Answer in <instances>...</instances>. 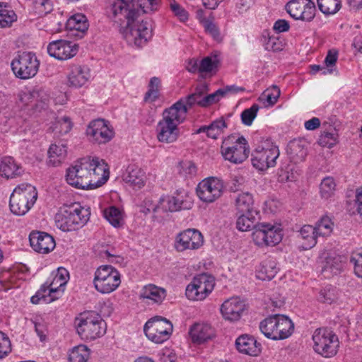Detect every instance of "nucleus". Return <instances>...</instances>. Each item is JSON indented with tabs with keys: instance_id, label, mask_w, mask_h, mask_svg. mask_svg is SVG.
I'll return each instance as SVG.
<instances>
[{
	"instance_id": "f257e3e1",
	"label": "nucleus",
	"mask_w": 362,
	"mask_h": 362,
	"mask_svg": "<svg viewBox=\"0 0 362 362\" xmlns=\"http://www.w3.org/2000/svg\"><path fill=\"white\" fill-rule=\"evenodd\" d=\"M141 11L132 1L115 0L107 10L108 17L117 23L126 40L141 47L151 37L152 30L148 21H137Z\"/></svg>"
},
{
	"instance_id": "f03ea898",
	"label": "nucleus",
	"mask_w": 362,
	"mask_h": 362,
	"mask_svg": "<svg viewBox=\"0 0 362 362\" xmlns=\"http://www.w3.org/2000/svg\"><path fill=\"white\" fill-rule=\"evenodd\" d=\"M177 105L180 104L174 103L162 113V119L158 122L156 129L160 142L174 143L180 135L178 126L186 119V110L183 107L181 109L177 107Z\"/></svg>"
},
{
	"instance_id": "7ed1b4c3",
	"label": "nucleus",
	"mask_w": 362,
	"mask_h": 362,
	"mask_svg": "<svg viewBox=\"0 0 362 362\" xmlns=\"http://www.w3.org/2000/svg\"><path fill=\"white\" fill-rule=\"evenodd\" d=\"M90 215L88 208L81 206L78 203H74L60 209L55 215L56 226L64 232L76 230L87 223Z\"/></svg>"
},
{
	"instance_id": "20e7f679",
	"label": "nucleus",
	"mask_w": 362,
	"mask_h": 362,
	"mask_svg": "<svg viewBox=\"0 0 362 362\" xmlns=\"http://www.w3.org/2000/svg\"><path fill=\"white\" fill-rule=\"evenodd\" d=\"M76 327L80 337L86 341L95 340L106 332L105 322L95 312L81 314L76 319Z\"/></svg>"
},
{
	"instance_id": "39448f33",
	"label": "nucleus",
	"mask_w": 362,
	"mask_h": 362,
	"mask_svg": "<svg viewBox=\"0 0 362 362\" xmlns=\"http://www.w3.org/2000/svg\"><path fill=\"white\" fill-rule=\"evenodd\" d=\"M292 321L282 315H273L266 317L259 324L262 333L273 340H281L288 338L293 331Z\"/></svg>"
},
{
	"instance_id": "423d86ee",
	"label": "nucleus",
	"mask_w": 362,
	"mask_h": 362,
	"mask_svg": "<svg viewBox=\"0 0 362 362\" xmlns=\"http://www.w3.org/2000/svg\"><path fill=\"white\" fill-rule=\"evenodd\" d=\"M37 198V192L34 186L28 183L18 185L11 194L10 209L16 215H24L34 205Z\"/></svg>"
},
{
	"instance_id": "0eeeda50",
	"label": "nucleus",
	"mask_w": 362,
	"mask_h": 362,
	"mask_svg": "<svg viewBox=\"0 0 362 362\" xmlns=\"http://www.w3.org/2000/svg\"><path fill=\"white\" fill-rule=\"evenodd\" d=\"M221 151L223 158L233 163L243 162L250 153L247 140L244 136L236 134H231L224 139Z\"/></svg>"
},
{
	"instance_id": "6e6552de",
	"label": "nucleus",
	"mask_w": 362,
	"mask_h": 362,
	"mask_svg": "<svg viewBox=\"0 0 362 362\" xmlns=\"http://www.w3.org/2000/svg\"><path fill=\"white\" fill-rule=\"evenodd\" d=\"M90 157L78 160L66 170V180L69 185L77 189H90L91 177Z\"/></svg>"
},
{
	"instance_id": "1a4fd4ad",
	"label": "nucleus",
	"mask_w": 362,
	"mask_h": 362,
	"mask_svg": "<svg viewBox=\"0 0 362 362\" xmlns=\"http://www.w3.org/2000/svg\"><path fill=\"white\" fill-rule=\"evenodd\" d=\"M11 66L17 78L25 80L31 78L37 74L40 61L35 53L23 52L13 58Z\"/></svg>"
},
{
	"instance_id": "9d476101",
	"label": "nucleus",
	"mask_w": 362,
	"mask_h": 362,
	"mask_svg": "<svg viewBox=\"0 0 362 362\" xmlns=\"http://www.w3.org/2000/svg\"><path fill=\"white\" fill-rule=\"evenodd\" d=\"M93 283L98 292L110 293L120 285V274L113 267L103 265L96 270Z\"/></svg>"
},
{
	"instance_id": "9b49d317",
	"label": "nucleus",
	"mask_w": 362,
	"mask_h": 362,
	"mask_svg": "<svg viewBox=\"0 0 362 362\" xmlns=\"http://www.w3.org/2000/svg\"><path fill=\"white\" fill-rule=\"evenodd\" d=\"M314 350L325 357H330L337 354L339 346L337 336L329 329H317L313 335Z\"/></svg>"
},
{
	"instance_id": "f8f14e48",
	"label": "nucleus",
	"mask_w": 362,
	"mask_h": 362,
	"mask_svg": "<svg viewBox=\"0 0 362 362\" xmlns=\"http://www.w3.org/2000/svg\"><path fill=\"white\" fill-rule=\"evenodd\" d=\"M172 329L171 322L160 316H156L150 319L144 327L146 336L156 344H162L168 340Z\"/></svg>"
},
{
	"instance_id": "ddd939ff",
	"label": "nucleus",
	"mask_w": 362,
	"mask_h": 362,
	"mask_svg": "<svg viewBox=\"0 0 362 362\" xmlns=\"http://www.w3.org/2000/svg\"><path fill=\"white\" fill-rule=\"evenodd\" d=\"M252 156L253 166L259 170H264L276 165L279 150L273 144L264 142L255 148Z\"/></svg>"
},
{
	"instance_id": "4468645a",
	"label": "nucleus",
	"mask_w": 362,
	"mask_h": 362,
	"mask_svg": "<svg viewBox=\"0 0 362 362\" xmlns=\"http://www.w3.org/2000/svg\"><path fill=\"white\" fill-rule=\"evenodd\" d=\"M214 279L206 274H202L193 279L187 286L185 295L192 300H202L213 291Z\"/></svg>"
},
{
	"instance_id": "2eb2a0df",
	"label": "nucleus",
	"mask_w": 362,
	"mask_h": 362,
	"mask_svg": "<svg viewBox=\"0 0 362 362\" xmlns=\"http://www.w3.org/2000/svg\"><path fill=\"white\" fill-rule=\"evenodd\" d=\"M253 241L258 246H274L282 239L281 230L269 223H258L252 234Z\"/></svg>"
},
{
	"instance_id": "dca6fc26",
	"label": "nucleus",
	"mask_w": 362,
	"mask_h": 362,
	"mask_svg": "<svg viewBox=\"0 0 362 362\" xmlns=\"http://www.w3.org/2000/svg\"><path fill=\"white\" fill-rule=\"evenodd\" d=\"M86 135L91 142L102 144L109 142L114 137L115 132L108 121L98 119L90 122Z\"/></svg>"
},
{
	"instance_id": "f3484780",
	"label": "nucleus",
	"mask_w": 362,
	"mask_h": 362,
	"mask_svg": "<svg viewBox=\"0 0 362 362\" xmlns=\"http://www.w3.org/2000/svg\"><path fill=\"white\" fill-rule=\"evenodd\" d=\"M285 8L295 20L310 22L315 16L316 7L311 0H291Z\"/></svg>"
},
{
	"instance_id": "a211bd4d",
	"label": "nucleus",
	"mask_w": 362,
	"mask_h": 362,
	"mask_svg": "<svg viewBox=\"0 0 362 362\" xmlns=\"http://www.w3.org/2000/svg\"><path fill=\"white\" fill-rule=\"evenodd\" d=\"M65 286H60V281L54 276L51 282L46 281L40 288L33 296L30 301L38 304L41 301L49 303L59 299L64 293Z\"/></svg>"
},
{
	"instance_id": "6ab92c4d",
	"label": "nucleus",
	"mask_w": 362,
	"mask_h": 362,
	"mask_svg": "<svg viewBox=\"0 0 362 362\" xmlns=\"http://www.w3.org/2000/svg\"><path fill=\"white\" fill-rule=\"evenodd\" d=\"M223 192V182L216 177H208L200 182L197 188L199 198L206 203H212L218 199Z\"/></svg>"
},
{
	"instance_id": "aec40b11",
	"label": "nucleus",
	"mask_w": 362,
	"mask_h": 362,
	"mask_svg": "<svg viewBox=\"0 0 362 362\" xmlns=\"http://www.w3.org/2000/svg\"><path fill=\"white\" fill-rule=\"evenodd\" d=\"M204 237L197 229L189 228L178 233L175 238V247L179 252L197 250L203 245Z\"/></svg>"
},
{
	"instance_id": "412c9836",
	"label": "nucleus",
	"mask_w": 362,
	"mask_h": 362,
	"mask_svg": "<svg viewBox=\"0 0 362 362\" xmlns=\"http://www.w3.org/2000/svg\"><path fill=\"white\" fill-rule=\"evenodd\" d=\"M78 46L71 41L59 40L50 42L47 46L49 56L58 60H66L74 57L78 52Z\"/></svg>"
},
{
	"instance_id": "4be33fe9",
	"label": "nucleus",
	"mask_w": 362,
	"mask_h": 362,
	"mask_svg": "<svg viewBox=\"0 0 362 362\" xmlns=\"http://www.w3.org/2000/svg\"><path fill=\"white\" fill-rule=\"evenodd\" d=\"M29 241L31 247L40 254H48L56 246L55 240L51 235L39 230H33L30 233Z\"/></svg>"
},
{
	"instance_id": "5701e85b",
	"label": "nucleus",
	"mask_w": 362,
	"mask_h": 362,
	"mask_svg": "<svg viewBox=\"0 0 362 362\" xmlns=\"http://www.w3.org/2000/svg\"><path fill=\"white\" fill-rule=\"evenodd\" d=\"M246 309V304L239 297H233L225 300L221 308V312L225 320L235 322L240 319Z\"/></svg>"
},
{
	"instance_id": "b1692460",
	"label": "nucleus",
	"mask_w": 362,
	"mask_h": 362,
	"mask_svg": "<svg viewBox=\"0 0 362 362\" xmlns=\"http://www.w3.org/2000/svg\"><path fill=\"white\" fill-rule=\"evenodd\" d=\"M90 172L93 181L90 189H95L105 184L109 178L107 165L98 157H90Z\"/></svg>"
},
{
	"instance_id": "393cba45",
	"label": "nucleus",
	"mask_w": 362,
	"mask_h": 362,
	"mask_svg": "<svg viewBox=\"0 0 362 362\" xmlns=\"http://www.w3.org/2000/svg\"><path fill=\"white\" fill-rule=\"evenodd\" d=\"M189 336L194 344H202L215 337L214 329L207 323H195L189 329Z\"/></svg>"
},
{
	"instance_id": "a878e982",
	"label": "nucleus",
	"mask_w": 362,
	"mask_h": 362,
	"mask_svg": "<svg viewBox=\"0 0 362 362\" xmlns=\"http://www.w3.org/2000/svg\"><path fill=\"white\" fill-rule=\"evenodd\" d=\"M308 142L305 139H298L291 141L287 146V153L294 163L303 161L308 154Z\"/></svg>"
},
{
	"instance_id": "bb28decb",
	"label": "nucleus",
	"mask_w": 362,
	"mask_h": 362,
	"mask_svg": "<svg viewBox=\"0 0 362 362\" xmlns=\"http://www.w3.org/2000/svg\"><path fill=\"white\" fill-rule=\"evenodd\" d=\"M24 173L23 167L13 157L6 156L0 163L1 176L8 179H14L21 176Z\"/></svg>"
},
{
	"instance_id": "cd10ccee",
	"label": "nucleus",
	"mask_w": 362,
	"mask_h": 362,
	"mask_svg": "<svg viewBox=\"0 0 362 362\" xmlns=\"http://www.w3.org/2000/svg\"><path fill=\"white\" fill-rule=\"evenodd\" d=\"M90 77V70L87 66L73 65L68 75V84L74 88H80L87 83Z\"/></svg>"
},
{
	"instance_id": "c85d7f7f",
	"label": "nucleus",
	"mask_w": 362,
	"mask_h": 362,
	"mask_svg": "<svg viewBox=\"0 0 362 362\" xmlns=\"http://www.w3.org/2000/svg\"><path fill=\"white\" fill-rule=\"evenodd\" d=\"M146 174L138 166L131 165L126 170L123 175V180L134 189H141L146 182Z\"/></svg>"
},
{
	"instance_id": "c756f323",
	"label": "nucleus",
	"mask_w": 362,
	"mask_h": 362,
	"mask_svg": "<svg viewBox=\"0 0 362 362\" xmlns=\"http://www.w3.org/2000/svg\"><path fill=\"white\" fill-rule=\"evenodd\" d=\"M235 346L239 352L250 356H257L260 351V344L254 337L247 334L237 338Z\"/></svg>"
},
{
	"instance_id": "7c9ffc66",
	"label": "nucleus",
	"mask_w": 362,
	"mask_h": 362,
	"mask_svg": "<svg viewBox=\"0 0 362 362\" xmlns=\"http://www.w3.org/2000/svg\"><path fill=\"white\" fill-rule=\"evenodd\" d=\"M234 201L235 209L238 212L258 215L259 212L254 209V199L250 193L240 192L235 195Z\"/></svg>"
},
{
	"instance_id": "2f4dec72",
	"label": "nucleus",
	"mask_w": 362,
	"mask_h": 362,
	"mask_svg": "<svg viewBox=\"0 0 362 362\" xmlns=\"http://www.w3.org/2000/svg\"><path fill=\"white\" fill-rule=\"evenodd\" d=\"M206 91V86H200L196 88L195 91L189 95L185 98H182L177 101L175 103L180 104L177 107L179 108H182L183 107L186 110V114L189 108H191L193 105H197L200 107H202V100H204V94Z\"/></svg>"
},
{
	"instance_id": "473e14b6",
	"label": "nucleus",
	"mask_w": 362,
	"mask_h": 362,
	"mask_svg": "<svg viewBox=\"0 0 362 362\" xmlns=\"http://www.w3.org/2000/svg\"><path fill=\"white\" fill-rule=\"evenodd\" d=\"M47 163L49 165H59L65 160L67 154L66 146L64 144H51L48 152Z\"/></svg>"
},
{
	"instance_id": "72a5a7b5",
	"label": "nucleus",
	"mask_w": 362,
	"mask_h": 362,
	"mask_svg": "<svg viewBox=\"0 0 362 362\" xmlns=\"http://www.w3.org/2000/svg\"><path fill=\"white\" fill-rule=\"evenodd\" d=\"M344 264L340 257L328 256L322 262V273L326 278L339 274L343 269Z\"/></svg>"
},
{
	"instance_id": "f704fd0d",
	"label": "nucleus",
	"mask_w": 362,
	"mask_h": 362,
	"mask_svg": "<svg viewBox=\"0 0 362 362\" xmlns=\"http://www.w3.org/2000/svg\"><path fill=\"white\" fill-rule=\"evenodd\" d=\"M165 296V290L154 284H148L144 286L140 293L141 298L147 299L154 303H160Z\"/></svg>"
},
{
	"instance_id": "c9c22d12",
	"label": "nucleus",
	"mask_w": 362,
	"mask_h": 362,
	"mask_svg": "<svg viewBox=\"0 0 362 362\" xmlns=\"http://www.w3.org/2000/svg\"><path fill=\"white\" fill-rule=\"evenodd\" d=\"M315 232L311 225H305L300 228L298 238L303 241L301 246L303 250L310 249L316 245L318 235Z\"/></svg>"
},
{
	"instance_id": "e433bc0d",
	"label": "nucleus",
	"mask_w": 362,
	"mask_h": 362,
	"mask_svg": "<svg viewBox=\"0 0 362 362\" xmlns=\"http://www.w3.org/2000/svg\"><path fill=\"white\" fill-rule=\"evenodd\" d=\"M227 127V124L223 117L212 122L208 126H202L197 131L196 134L205 132L208 137L216 139Z\"/></svg>"
},
{
	"instance_id": "4c0bfd02",
	"label": "nucleus",
	"mask_w": 362,
	"mask_h": 362,
	"mask_svg": "<svg viewBox=\"0 0 362 362\" xmlns=\"http://www.w3.org/2000/svg\"><path fill=\"white\" fill-rule=\"evenodd\" d=\"M17 21V15L6 3L0 2V28L11 27Z\"/></svg>"
},
{
	"instance_id": "58836bf2",
	"label": "nucleus",
	"mask_w": 362,
	"mask_h": 362,
	"mask_svg": "<svg viewBox=\"0 0 362 362\" xmlns=\"http://www.w3.org/2000/svg\"><path fill=\"white\" fill-rule=\"evenodd\" d=\"M277 272L278 268L276 262L273 260H268L262 262L256 276L257 279L262 281H269L275 276Z\"/></svg>"
},
{
	"instance_id": "ea45409f",
	"label": "nucleus",
	"mask_w": 362,
	"mask_h": 362,
	"mask_svg": "<svg viewBox=\"0 0 362 362\" xmlns=\"http://www.w3.org/2000/svg\"><path fill=\"white\" fill-rule=\"evenodd\" d=\"M90 350L86 345L80 344L73 347L69 352V362H87Z\"/></svg>"
},
{
	"instance_id": "a19ab883",
	"label": "nucleus",
	"mask_w": 362,
	"mask_h": 362,
	"mask_svg": "<svg viewBox=\"0 0 362 362\" xmlns=\"http://www.w3.org/2000/svg\"><path fill=\"white\" fill-rule=\"evenodd\" d=\"M255 214H243L240 215L236 221V228L240 231H247L251 229L255 230L257 223Z\"/></svg>"
},
{
	"instance_id": "79ce46f5",
	"label": "nucleus",
	"mask_w": 362,
	"mask_h": 362,
	"mask_svg": "<svg viewBox=\"0 0 362 362\" xmlns=\"http://www.w3.org/2000/svg\"><path fill=\"white\" fill-rule=\"evenodd\" d=\"M67 28L70 30H75L84 33L88 30V23L86 17L77 13L71 16L67 21Z\"/></svg>"
},
{
	"instance_id": "37998d69",
	"label": "nucleus",
	"mask_w": 362,
	"mask_h": 362,
	"mask_svg": "<svg viewBox=\"0 0 362 362\" xmlns=\"http://www.w3.org/2000/svg\"><path fill=\"white\" fill-rule=\"evenodd\" d=\"M219 64L220 60L217 55L207 56L199 62L200 73H216Z\"/></svg>"
},
{
	"instance_id": "c03bdc74",
	"label": "nucleus",
	"mask_w": 362,
	"mask_h": 362,
	"mask_svg": "<svg viewBox=\"0 0 362 362\" xmlns=\"http://www.w3.org/2000/svg\"><path fill=\"white\" fill-rule=\"evenodd\" d=\"M334 223L328 216L322 217L313 228L318 237H325L331 235L333 230Z\"/></svg>"
},
{
	"instance_id": "a18cd8bd",
	"label": "nucleus",
	"mask_w": 362,
	"mask_h": 362,
	"mask_svg": "<svg viewBox=\"0 0 362 362\" xmlns=\"http://www.w3.org/2000/svg\"><path fill=\"white\" fill-rule=\"evenodd\" d=\"M172 197L179 206V210L189 209L193 206L192 197L184 189L177 190L175 195L172 196Z\"/></svg>"
},
{
	"instance_id": "49530a36",
	"label": "nucleus",
	"mask_w": 362,
	"mask_h": 362,
	"mask_svg": "<svg viewBox=\"0 0 362 362\" xmlns=\"http://www.w3.org/2000/svg\"><path fill=\"white\" fill-rule=\"evenodd\" d=\"M319 9L325 14H334L341 8V0H317Z\"/></svg>"
},
{
	"instance_id": "de8ad7c7",
	"label": "nucleus",
	"mask_w": 362,
	"mask_h": 362,
	"mask_svg": "<svg viewBox=\"0 0 362 362\" xmlns=\"http://www.w3.org/2000/svg\"><path fill=\"white\" fill-rule=\"evenodd\" d=\"M337 298L336 288L331 285H327L320 289L317 300L323 303L331 304Z\"/></svg>"
},
{
	"instance_id": "09e8293b",
	"label": "nucleus",
	"mask_w": 362,
	"mask_h": 362,
	"mask_svg": "<svg viewBox=\"0 0 362 362\" xmlns=\"http://www.w3.org/2000/svg\"><path fill=\"white\" fill-rule=\"evenodd\" d=\"M179 206L177 205L176 202L174 201V199L170 196L161 197L159 199L158 204L155 208V211H177L179 210Z\"/></svg>"
},
{
	"instance_id": "8fccbe9b",
	"label": "nucleus",
	"mask_w": 362,
	"mask_h": 362,
	"mask_svg": "<svg viewBox=\"0 0 362 362\" xmlns=\"http://www.w3.org/2000/svg\"><path fill=\"white\" fill-rule=\"evenodd\" d=\"M262 37L264 38L263 45L265 49L273 52H278L283 49L282 42L279 37L273 35L270 36L267 33H264V34L262 35Z\"/></svg>"
},
{
	"instance_id": "3c124183",
	"label": "nucleus",
	"mask_w": 362,
	"mask_h": 362,
	"mask_svg": "<svg viewBox=\"0 0 362 362\" xmlns=\"http://www.w3.org/2000/svg\"><path fill=\"white\" fill-rule=\"evenodd\" d=\"M336 184L332 177L324 178L320 184V193L323 198L328 199L334 192Z\"/></svg>"
},
{
	"instance_id": "603ef678",
	"label": "nucleus",
	"mask_w": 362,
	"mask_h": 362,
	"mask_svg": "<svg viewBox=\"0 0 362 362\" xmlns=\"http://www.w3.org/2000/svg\"><path fill=\"white\" fill-rule=\"evenodd\" d=\"M105 217L114 227H119L122 222L121 211L115 206H111L105 211Z\"/></svg>"
},
{
	"instance_id": "864d4df0",
	"label": "nucleus",
	"mask_w": 362,
	"mask_h": 362,
	"mask_svg": "<svg viewBox=\"0 0 362 362\" xmlns=\"http://www.w3.org/2000/svg\"><path fill=\"white\" fill-rule=\"evenodd\" d=\"M259 107L257 104H253L250 108L244 110L240 115L241 121L246 126L252 125L253 120L257 115Z\"/></svg>"
},
{
	"instance_id": "5fc2aeb1",
	"label": "nucleus",
	"mask_w": 362,
	"mask_h": 362,
	"mask_svg": "<svg viewBox=\"0 0 362 362\" xmlns=\"http://www.w3.org/2000/svg\"><path fill=\"white\" fill-rule=\"evenodd\" d=\"M35 12L40 16H45L52 10V4L50 0H33Z\"/></svg>"
},
{
	"instance_id": "6e6d98bb",
	"label": "nucleus",
	"mask_w": 362,
	"mask_h": 362,
	"mask_svg": "<svg viewBox=\"0 0 362 362\" xmlns=\"http://www.w3.org/2000/svg\"><path fill=\"white\" fill-rule=\"evenodd\" d=\"M280 95V89L274 86L271 88L267 89L262 93V100L264 103H267V105H274L276 102Z\"/></svg>"
},
{
	"instance_id": "4d7b16f0",
	"label": "nucleus",
	"mask_w": 362,
	"mask_h": 362,
	"mask_svg": "<svg viewBox=\"0 0 362 362\" xmlns=\"http://www.w3.org/2000/svg\"><path fill=\"white\" fill-rule=\"evenodd\" d=\"M11 351V344L8 336L0 331V359L5 358Z\"/></svg>"
},
{
	"instance_id": "13d9d810",
	"label": "nucleus",
	"mask_w": 362,
	"mask_h": 362,
	"mask_svg": "<svg viewBox=\"0 0 362 362\" xmlns=\"http://www.w3.org/2000/svg\"><path fill=\"white\" fill-rule=\"evenodd\" d=\"M350 263L354 265L355 274L362 278V250L354 253L350 258Z\"/></svg>"
},
{
	"instance_id": "bf43d9fd",
	"label": "nucleus",
	"mask_w": 362,
	"mask_h": 362,
	"mask_svg": "<svg viewBox=\"0 0 362 362\" xmlns=\"http://www.w3.org/2000/svg\"><path fill=\"white\" fill-rule=\"evenodd\" d=\"M160 0H138V5L143 13H147L156 11L160 4Z\"/></svg>"
},
{
	"instance_id": "052dcab7",
	"label": "nucleus",
	"mask_w": 362,
	"mask_h": 362,
	"mask_svg": "<svg viewBox=\"0 0 362 362\" xmlns=\"http://www.w3.org/2000/svg\"><path fill=\"white\" fill-rule=\"evenodd\" d=\"M170 6L175 16H176L181 21L185 22L188 20V12L175 1H171Z\"/></svg>"
},
{
	"instance_id": "680f3d73",
	"label": "nucleus",
	"mask_w": 362,
	"mask_h": 362,
	"mask_svg": "<svg viewBox=\"0 0 362 362\" xmlns=\"http://www.w3.org/2000/svg\"><path fill=\"white\" fill-rule=\"evenodd\" d=\"M223 97L222 90L218 89L216 91L211 94L204 95V100H202V107H206L212 104H214L220 100Z\"/></svg>"
},
{
	"instance_id": "e2e57ef3",
	"label": "nucleus",
	"mask_w": 362,
	"mask_h": 362,
	"mask_svg": "<svg viewBox=\"0 0 362 362\" xmlns=\"http://www.w3.org/2000/svg\"><path fill=\"white\" fill-rule=\"evenodd\" d=\"M337 142V137L334 133L323 132L319 139V144L322 146L332 148Z\"/></svg>"
},
{
	"instance_id": "0e129e2a",
	"label": "nucleus",
	"mask_w": 362,
	"mask_h": 362,
	"mask_svg": "<svg viewBox=\"0 0 362 362\" xmlns=\"http://www.w3.org/2000/svg\"><path fill=\"white\" fill-rule=\"evenodd\" d=\"M204 27L205 30L211 35L214 38L218 37L220 35L219 29L217 25L209 20H206L204 22Z\"/></svg>"
},
{
	"instance_id": "69168bd1",
	"label": "nucleus",
	"mask_w": 362,
	"mask_h": 362,
	"mask_svg": "<svg viewBox=\"0 0 362 362\" xmlns=\"http://www.w3.org/2000/svg\"><path fill=\"white\" fill-rule=\"evenodd\" d=\"M10 273L4 271L0 273V291H6L11 287L9 283Z\"/></svg>"
},
{
	"instance_id": "338daca9",
	"label": "nucleus",
	"mask_w": 362,
	"mask_h": 362,
	"mask_svg": "<svg viewBox=\"0 0 362 362\" xmlns=\"http://www.w3.org/2000/svg\"><path fill=\"white\" fill-rule=\"evenodd\" d=\"M337 55L338 53L335 50H329L325 59V64L327 67V69H332L334 66H335V64L337 60Z\"/></svg>"
},
{
	"instance_id": "774afa93",
	"label": "nucleus",
	"mask_w": 362,
	"mask_h": 362,
	"mask_svg": "<svg viewBox=\"0 0 362 362\" xmlns=\"http://www.w3.org/2000/svg\"><path fill=\"white\" fill-rule=\"evenodd\" d=\"M289 28L288 22L284 19L277 20L273 26V29L278 33L286 32L289 30Z\"/></svg>"
}]
</instances>
